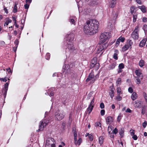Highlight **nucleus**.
Segmentation results:
<instances>
[{
  "label": "nucleus",
  "instance_id": "obj_16",
  "mask_svg": "<svg viewBox=\"0 0 147 147\" xmlns=\"http://www.w3.org/2000/svg\"><path fill=\"white\" fill-rule=\"evenodd\" d=\"M76 18V17L74 16H70L69 20V22H70L71 24H73L75 25L76 23L74 19H75Z\"/></svg>",
  "mask_w": 147,
  "mask_h": 147
},
{
  "label": "nucleus",
  "instance_id": "obj_53",
  "mask_svg": "<svg viewBox=\"0 0 147 147\" xmlns=\"http://www.w3.org/2000/svg\"><path fill=\"white\" fill-rule=\"evenodd\" d=\"M19 41L18 39H16L14 42V44L16 45V46H18L19 44Z\"/></svg>",
  "mask_w": 147,
  "mask_h": 147
},
{
  "label": "nucleus",
  "instance_id": "obj_29",
  "mask_svg": "<svg viewBox=\"0 0 147 147\" xmlns=\"http://www.w3.org/2000/svg\"><path fill=\"white\" fill-rule=\"evenodd\" d=\"M17 4L16 3H15L14 8L13 11L14 13H16L17 12Z\"/></svg>",
  "mask_w": 147,
  "mask_h": 147
},
{
  "label": "nucleus",
  "instance_id": "obj_20",
  "mask_svg": "<svg viewBox=\"0 0 147 147\" xmlns=\"http://www.w3.org/2000/svg\"><path fill=\"white\" fill-rule=\"evenodd\" d=\"M137 98L138 95L135 92H133L132 94L131 97V98L133 100H134Z\"/></svg>",
  "mask_w": 147,
  "mask_h": 147
},
{
  "label": "nucleus",
  "instance_id": "obj_39",
  "mask_svg": "<svg viewBox=\"0 0 147 147\" xmlns=\"http://www.w3.org/2000/svg\"><path fill=\"white\" fill-rule=\"evenodd\" d=\"M45 58L47 60H49L50 58V54L49 53H47L45 56Z\"/></svg>",
  "mask_w": 147,
  "mask_h": 147
},
{
  "label": "nucleus",
  "instance_id": "obj_56",
  "mask_svg": "<svg viewBox=\"0 0 147 147\" xmlns=\"http://www.w3.org/2000/svg\"><path fill=\"white\" fill-rule=\"evenodd\" d=\"M147 123L146 121H144L142 124V126L144 128L146 127L147 125Z\"/></svg>",
  "mask_w": 147,
  "mask_h": 147
},
{
  "label": "nucleus",
  "instance_id": "obj_61",
  "mask_svg": "<svg viewBox=\"0 0 147 147\" xmlns=\"http://www.w3.org/2000/svg\"><path fill=\"white\" fill-rule=\"evenodd\" d=\"M6 70L8 73H12V71L10 69V68L6 69Z\"/></svg>",
  "mask_w": 147,
  "mask_h": 147
},
{
  "label": "nucleus",
  "instance_id": "obj_63",
  "mask_svg": "<svg viewBox=\"0 0 147 147\" xmlns=\"http://www.w3.org/2000/svg\"><path fill=\"white\" fill-rule=\"evenodd\" d=\"M147 18L145 17H143L142 18V21L144 22H145L147 21Z\"/></svg>",
  "mask_w": 147,
  "mask_h": 147
},
{
  "label": "nucleus",
  "instance_id": "obj_57",
  "mask_svg": "<svg viewBox=\"0 0 147 147\" xmlns=\"http://www.w3.org/2000/svg\"><path fill=\"white\" fill-rule=\"evenodd\" d=\"M144 96L146 100V102H147V94L145 92L144 93Z\"/></svg>",
  "mask_w": 147,
  "mask_h": 147
},
{
  "label": "nucleus",
  "instance_id": "obj_27",
  "mask_svg": "<svg viewBox=\"0 0 147 147\" xmlns=\"http://www.w3.org/2000/svg\"><path fill=\"white\" fill-rule=\"evenodd\" d=\"M129 47V46L128 45H125L122 48L123 51H125L127 50Z\"/></svg>",
  "mask_w": 147,
  "mask_h": 147
},
{
  "label": "nucleus",
  "instance_id": "obj_59",
  "mask_svg": "<svg viewBox=\"0 0 147 147\" xmlns=\"http://www.w3.org/2000/svg\"><path fill=\"white\" fill-rule=\"evenodd\" d=\"M132 138L135 140H136L138 139V137L136 135H134L133 136Z\"/></svg>",
  "mask_w": 147,
  "mask_h": 147
},
{
  "label": "nucleus",
  "instance_id": "obj_11",
  "mask_svg": "<svg viewBox=\"0 0 147 147\" xmlns=\"http://www.w3.org/2000/svg\"><path fill=\"white\" fill-rule=\"evenodd\" d=\"M107 44V43H105L104 44L102 45H100L99 47V48L98 49V53H100L102 50L105 49L106 48V45Z\"/></svg>",
  "mask_w": 147,
  "mask_h": 147
},
{
  "label": "nucleus",
  "instance_id": "obj_3",
  "mask_svg": "<svg viewBox=\"0 0 147 147\" xmlns=\"http://www.w3.org/2000/svg\"><path fill=\"white\" fill-rule=\"evenodd\" d=\"M109 38V35L107 32L101 34L100 38L101 40L99 42V44L100 45L103 44L106 42Z\"/></svg>",
  "mask_w": 147,
  "mask_h": 147
},
{
  "label": "nucleus",
  "instance_id": "obj_31",
  "mask_svg": "<svg viewBox=\"0 0 147 147\" xmlns=\"http://www.w3.org/2000/svg\"><path fill=\"white\" fill-rule=\"evenodd\" d=\"M109 93L112 99L114 96V91L113 90H112L111 92H109Z\"/></svg>",
  "mask_w": 147,
  "mask_h": 147
},
{
  "label": "nucleus",
  "instance_id": "obj_26",
  "mask_svg": "<svg viewBox=\"0 0 147 147\" xmlns=\"http://www.w3.org/2000/svg\"><path fill=\"white\" fill-rule=\"evenodd\" d=\"M139 65L141 67H143L144 65V61L143 60H140L139 62Z\"/></svg>",
  "mask_w": 147,
  "mask_h": 147
},
{
  "label": "nucleus",
  "instance_id": "obj_55",
  "mask_svg": "<svg viewBox=\"0 0 147 147\" xmlns=\"http://www.w3.org/2000/svg\"><path fill=\"white\" fill-rule=\"evenodd\" d=\"M143 29L144 31L147 30V25H146L145 24L143 26Z\"/></svg>",
  "mask_w": 147,
  "mask_h": 147
},
{
  "label": "nucleus",
  "instance_id": "obj_24",
  "mask_svg": "<svg viewBox=\"0 0 147 147\" xmlns=\"http://www.w3.org/2000/svg\"><path fill=\"white\" fill-rule=\"evenodd\" d=\"M124 128H121L119 131V134L122 137L123 136L124 131Z\"/></svg>",
  "mask_w": 147,
  "mask_h": 147
},
{
  "label": "nucleus",
  "instance_id": "obj_28",
  "mask_svg": "<svg viewBox=\"0 0 147 147\" xmlns=\"http://www.w3.org/2000/svg\"><path fill=\"white\" fill-rule=\"evenodd\" d=\"M104 138L102 136H100L99 138V142L100 144H102L103 142Z\"/></svg>",
  "mask_w": 147,
  "mask_h": 147
},
{
  "label": "nucleus",
  "instance_id": "obj_51",
  "mask_svg": "<svg viewBox=\"0 0 147 147\" xmlns=\"http://www.w3.org/2000/svg\"><path fill=\"white\" fill-rule=\"evenodd\" d=\"M105 110L103 109L101 110L100 111V114L102 116H103L105 114Z\"/></svg>",
  "mask_w": 147,
  "mask_h": 147
},
{
  "label": "nucleus",
  "instance_id": "obj_10",
  "mask_svg": "<svg viewBox=\"0 0 147 147\" xmlns=\"http://www.w3.org/2000/svg\"><path fill=\"white\" fill-rule=\"evenodd\" d=\"M55 142L54 139L51 138H48L47 140L46 143V144L45 147L51 145V143L52 144Z\"/></svg>",
  "mask_w": 147,
  "mask_h": 147
},
{
  "label": "nucleus",
  "instance_id": "obj_48",
  "mask_svg": "<svg viewBox=\"0 0 147 147\" xmlns=\"http://www.w3.org/2000/svg\"><path fill=\"white\" fill-rule=\"evenodd\" d=\"M100 107L101 109H103L105 107L104 104L103 102H101L100 105Z\"/></svg>",
  "mask_w": 147,
  "mask_h": 147
},
{
  "label": "nucleus",
  "instance_id": "obj_52",
  "mask_svg": "<svg viewBox=\"0 0 147 147\" xmlns=\"http://www.w3.org/2000/svg\"><path fill=\"white\" fill-rule=\"evenodd\" d=\"M128 90L129 92L132 93L133 92V90L131 87H130L129 88Z\"/></svg>",
  "mask_w": 147,
  "mask_h": 147
},
{
  "label": "nucleus",
  "instance_id": "obj_18",
  "mask_svg": "<svg viewBox=\"0 0 147 147\" xmlns=\"http://www.w3.org/2000/svg\"><path fill=\"white\" fill-rule=\"evenodd\" d=\"M118 16V13L117 12H115V11H113L112 13V15L111 16L113 20H115L117 18Z\"/></svg>",
  "mask_w": 147,
  "mask_h": 147
},
{
  "label": "nucleus",
  "instance_id": "obj_41",
  "mask_svg": "<svg viewBox=\"0 0 147 147\" xmlns=\"http://www.w3.org/2000/svg\"><path fill=\"white\" fill-rule=\"evenodd\" d=\"M117 54L116 53H115L113 56V58L115 60H117L118 59V57Z\"/></svg>",
  "mask_w": 147,
  "mask_h": 147
},
{
  "label": "nucleus",
  "instance_id": "obj_2",
  "mask_svg": "<svg viewBox=\"0 0 147 147\" xmlns=\"http://www.w3.org/2000/svg\"><path fill=\"white\" fill-rule=\"evenodd\" d=\"M68 36V37L65 39L64 44L70 50H73L74 48L72 44V41L74 39V35L71 34H69Z\"/></svg>",
  "mask_w": 147,
  "mask_h": 147
},
{
  "label": "nucleus",
  "instance_id": "obj_21",
  "mask_svg": "<svg viewBox=\"0 0 147 147\" xmlns=\"http://www.w3.org/2000/svg\"><path fill=\"white\" fill-rule=\"evenodd\" d=\"M93 79L94 80H95L94 76L93 75V74H89L86 80V81L87 82H88L91 79Z\"/></svg>",
  "mask_w": 147,
  "mask_h": 147
},
{
  "label": "nucleus",
  "instance_id": "obj_23",
  "mask_svg": "<svg viewBox=\"0 0 147 147\" xmlns=\"http://www.w3.org/2000/svg\"><path fill=\"white\" fill-rule=\"evenodd\" d=\"M141 107H142L141 113L142 115H144L145 113L146 107L145 105H144L142 106Z\"/></svg>",
  "mask_w": 147,
  "mask_h": 147
},
{
  "label": "nucleus",
  "instance_id": "obj_33",
  "mask_svg": "<svg viewBox=\"0 0 147 147\" xmlns=\"http://www.w3.org/2000/svg\"><path fill=\"white\" fill-rule=\"evenodd\" d=\"M124 65L123 63H121L119 65V69H122L124 68Z\"/></svg>",
  "mask_w": 147,
  "mask_h": 147
},
{
  "label": "nucleus",
  "instance_id": "obj_47",
  "mask_svg": "<svg viewBox=\"0 0 147 147\" xmlns=\"http://www.w3.org/2000/svg\"><path fill=\"white\" fill-rule=\"evenodd\" d=\"M0 80L3 82H6L7 80V78H0Z\"/></svg>",
  "mask_w": 147,
  "mask_h": 147
},
{
  "label": "nucleus",
  "instance_id": "obj_9",
  "mask_svg": "<svg viewBox=\"0 0 147 147\" xmlns=\"http://www.w3.org/2000/svg\"><path fill=\"white\" fill-rule=\"evenodd\" d=\"M136 76L134 75V77L136 78V80L137 81V84H139L141 82V80L143 78L142 74H136Z\"/></svg>",
  "mask_w": 147,
  "mask_h": 147
},
{
  "label": "nucleus",
  "instance_id": "obj_54",
  "mask_svg": "<svg viewBox=\"0 0 147 147\" xmlns=\"http://www.w3.org/2000/svg\"><path fill=\"white\" fill-rule=\"evenodd\" d=\"M12 18L13 21H14V22H15L14 24H16V19L17 18V17H16V16H15V17L12 16Z\"/></svg>",
  "mask_w": 147,
  "mask_h": 147
},
{
  "label": "nucleus",
  "instance_id": "obj_49",
  "mask_svg": "<svg viewBox=\"0 0 147 147\" xmlns=\"http://www.w3.org/2000/svg\"><path fill=\"white\" fill-rule=\"evenodd\" d=\"M95 125L96 126H100V127H101V124L99 122H96L95 123Z\"/></svg>",
  "mask_w": 147,
  "mask_h": 147
},
{
  "label": "nucleus",
  "instance_id": "obj_1",
  "mask_svg": "<svg viewBox=\"0 0 147 147\" xmlns=\"http://www.w3.org/2000/svg\"><path fill=\"white\" fill-rule=\"evenodd\" d=\"M99 27V22L96 20L91 19L86 21L84 27V31L85 34L92 35L98 32Z\"/></svg>",
  "mask_w": 147,
  "mask_h": 147
},
{
  "label": "nucleus",
  "instance_id": "obj_15",
  "mask_svg": "<svg viewBox=\"0 0 147 147\" xmlns=\"http://www.w3.org/2000/svg\"><path fill=\"white\" fill-rule=\"evenodd\" d=\"M113 119L112 117L108 116L106 119V122L107 124H110L113 122Z\"/></svg>",
  "mask_w": 147,
  "mask_h": 147
},
{
  "label": "nucleus",
  "instance_id": "obj_19",
  "mask_svg": "<svg viewBox=\"0 0 147 147\" xmlns=\"http://www.w3.org/2000/svg\"><path fill=\"white\" fill-rule=\"evenodd\" d=\"M98 3V2L97 0H91L90 5L92 6H94L97 5Z\"/></svg>",
  "mask_w": 147,
  "mask_h": 147
},
{
  "label": "nucleus",
  "instance_id": "obj_5",
  "mask_svg": "<svg viewBox=\"0 0 147 147\" xmlns=\"http://www.w3.org/2000/svg\"><path fill=\"white\" fill-rule=\"evenodd\" d=\"M139 26H137L135 28L134 30L131 34L132 37L135 40H137L138 38V32L139 31Z\"/></svg>",
  "mask_w": 147,
  "mask_h": 147
},
{
  "label": "nucleus",
  "instance_id": "obj_13",
  "mask_svg": "<svg viewBox=\"0 0 147 147\" xmlns=\"http://www.w3.org/2000/svg\"><path fill=\"white\" fill-rule=\"evenodd\" d=\"M146 41V38H143V40L140 41L139 45V46L141 47H144L145 45Z\"/></svg>",
  "mask_w": 147,
  "mask_h": 147
},
{
  "label": "nucleus",
  "instance_id": "obj_30",
  "mask_svg": "<svg viewBox=\"0 0 147 147\" xmlns=\"http://www.w3.org/2000/svg\"><path fill=\"white\" fill-rule=\"evenodd\" d=\"M136 8L135 6H132L130 7V13L133 14L134 12V9Z\"/></svg>",
  "mask_w": 147,
  "mask_h": 147
},
{
  "label": "nucleus",
  "instance_id": "obj_35",
  "mask_svg": "<svg viewBox=\"0 0 147 147\" xmlns=\"http://www.w3.org/2000/svg\"><path fill=\"white\" fill-rule=\"evenodd\" d=\"M120 94H118L116 97V99L118 101H120L122 99V97L120 96Z\"/></svg>",
  "mask_w": 147,
  "mask_h": 147
},
{
  "label": "nucleus",
  "instance_id": "obj_14",
  "mask_svg": "<svg viewBox=\"0 0 147 147\" xmlns=\"http://www.w3.org/2000/svg\"><path fill=\"white\" fill-rule=\"evenodd\" d=\"M117 3V0H111L110 2V7L111 8H114Z\"/></svg>",
  "mask_w": 147,
  "mask_h": 147
},
{
  "label": "nucleus",
  "instance_id": "obj_43",
  "mask_svg": "<svg viewBox=\"0 0 147 147\" xmlns=\"http://www.w3.org/2000/svg\"><path fill=\"white\" fill-rule=\"evenodd\" d=\"M121 78H118L117 81H116V84L117 85L118 84H119L121 82Z\"/></svg>",
  "mask_w": 147,
  "mask_h": 147
},
{
  "label": "nucleus",
  "instance_id": "obj_6",
  "mask_svg": "<svg viewBox=\"0 0 147 147\" xmlns=\"http://www.w3.org/2000/svg\"><path fill=\"white\" fill-rule=\"evenodd\" d=\"M63 73L68 74L71 72L68 65L66 64L64 65L63 67Z\"/></svg>",
  "mask_w": 147,
  "mask_h": 147
},
{
  "label": "nucleus",
  "instance_id": "obj_8",
  "mask_svg": "<svg viewBox=\"0 0 147 147\" xmlns=\"http://www.w3.org/2000/svg\"><path fill=\"white\" fill-rule=\"evenodd\" d=\"M47 125L45 122H43V121H40L39 125V129L37 130L36 131L38 132H39L40 131H42L45 127Z\"/></svg>",
  "mask_w": 147,
  "mask_h": 147
},
{
  "label": "nucleus",
  "instance_id": "obj_50",
  "mask_svg": "<svg viewBox=\"0 0 147 147\" xmlns=\"http://www.w3.org/2000/svg\"><path fill=\"white\" fill-rule=\"evenodd\" d=\"M115 65L114 63H113L110 65V68L111 69H113L115 67Z\"/></svg>",
  "mask_w": 147,
  "mask_h": 147
},
{
  "label": "nucleus",
  "instance_id": "obj_62",
  "mask_svg": "<svg viewBox=\"0 0 147 147\" xmlns=\"http://www.w3.org/2000/svg\"><path fill=\"white\" fill-rule=\"evenodd\" d=\"M66 125V122H63L62 124V127L63 128H64L65 127Z\"/></svg>",
  "mask_w": 147,
  "mask_h": 147
},
{
  "label": "nucleus",
  "instance_id": "obj_42",
  "mask_svg": "<svg viewBox=\"0 0 147 147\" xmlns=\"http://www.w3.org/2000/svg\"><path fill=\"white\" fill-rule=\"evenodd\" d=\"M119 39H118L116 41V47L118 46L119 45V44L120 42V41H119Z\"/></svg>",
  "mask_w": 147,
  "mask_h": 147
},
{
  "label": "nucleus",
  "instance_id": "obj_45",
  "mask_svg": "<svg viewBox=\"0 0 147 147\" xmlns=\"http://www.w3.org/2000/svg\"><path fill=\"white\" fill-rule=\"evenodd\" d=\"M118 39H119V41L122 42H124L125 39L124 37H120Z\"/></svg>",
  "mask_w": 147,
  "mask_h": 147
},
{
  "label": "nucleus",
  "instance_id": "obj_60",
  "mask_svg": "<svg viewBox=\"0 0 147 147\" xmlns=\"http://www.w3.org/2000/svg\"><path fill=\"white\" fill-rule=\"evenodd\" d=\"M99 64L98 63H95V67H96V68H97V69L99 68Z\"/></svg>",
  "mask_w": 147,
  "mask_h": 147
},
{
  "label": "nucleus",
  "instance_id": "obj_32",
  "mask_svg": "<svg viewBox=\"0 0 147 147\" xmlns=\"http://www.w3.org/2000/svg\"><path fill=\"white\" fill-rule=\"evenodd\" d=\"M129 44V47H130V49L131 48V46L133 44V42H132V41L131 40H128V43L127 44Z\"/></svg>",
  "mask_w": 147,
  "mask_h": 147
},
{
  "label": "nucleus",
  "instance_id": "obj_17",
  "mask_svg": "<svg viewBox=\"0 0 147 147\" xmlns=\"http://www.w3.org/2000/svg\"><path fill=\"white\" fill-rule=\"evenodd\" d=\"M94 106V105H92L90 104L88 108L87 109V111H86V113H87V111H88V114H90L92 111Z\"/></svg>",
  "mask_w": 147,
  "mask_h": 147
},
{
  "label": "nucleus",
  "instance_id": "obj_25",
  "mask_svg": "<svg viewBox=\"0 0 147 147\" xmlns=\"http://www.w3.org/2000/svg\"><path fill=\"white\" fill-rule=\"evenodd\" d=\"M96 58H94L93 59H92V62L91 64L90 65V68H91L94 67H95V63H92V61H93V60H96Z\"/></svg>",
  "mask_w": 147,
  "mask_h": 147
},
{
  "label": "nucleus",
  "instance_id": "obj_44",
  "mask_svg": "<svg viewBox=\"0 0 147 147\" xmlns=\"http://www.w3.org/2000/svg\"><path fill=\"white\" fill-rule=\"evenodd\" d=\"M88 138H89V140H90V141H92L93 140V136L91 134L89 135Z\"/></svg>",
  "mask_w": 147,
  "mask_h": 147
},
{
  "label": "nucleus",
  "instance_id": "obj_7",
  "mask_svg": "<svg viewBox=\"0 0 147 147\" xmlns=\"http://www.w3.org/2000/svg\"><path fill=\"white\" fill-rule=\"evenodd\" d=\"M9 85V84L8 83H6L4 85V87L3 89L2 93L4 95V97L5 98L6 97L7 91L8 89V87Z\"/></svg>",
  "mask_w": 147,
  "mask_h": 147
},
{
  "label": "nucleus",
  "instance_id": "obj_12",
  "mask_svg": "<svg viewBox=\"0 0 147 147\" xmlns=\"http://www.w3.org/2000/svg\"><path fill=\"white\" fill-rule=\"evenodd\" d=\"M142 101L140 100H136L135 102L134 106L137 108H140L141 107V106Z\"/></svg>",
  "mask_w": 147,
  "mask_h": 147
},
{
  "label": "nucleus",
  "instance_id": "obj_58",
  "mask_svg": "<svg viewBox=\"0 0 147 147\" xmlns=\"http://www.w3.org/2000/svg\"><path fill=\"white\" fill-rule=\"evenodd\" d=\"M25 9H28L29 7V5L28 4H26L24 5Z\"/></svg>",
  "mask_w": 147,
  "mask_h": 147
},
{
  "label": "nucleus",
  "instance_id": "obj_38",
  "mask_svg": "<svg viewBox=\"0 0 147 147\" xmlns=\"http://www.w3.org/2000/svg\"><path fill=\"white\" fill-rule=\"evenodd\" d=\"M82 139L81 138H79V139L78 141H77V144H78L79 146L80 145L82 142Z\"/></svg>",
  "mask_w": 147,
  "mask_h": 147
},
{
  "label": "nucleus",
  "instance_id": "obj_36",
  "mask_svg": "<svg viewBox=\"0 0 147 147\" xmlns=\"http://www.w3.org/2000/svg\"><path fill=\"white\" fill-rule=\"evenodd\" d=\"M137 15H133V22L134 23L136 22V19L137 18Z\"/></svg>",
  "mask_w": 147,
  "mask_h": 147
},
{
  "label": "nucleus",
  "instance_id": "obj_40",
  "mask_svg": "<svg viewBox=\"0 0 147 147\" xmlns=\"http://www.w3.org/2000/svg\"><path fill=\"white\" fill-rule=\"evenodd\" d=\"M117 92L118 94H120L121 92V89L119 87H118L117 88Z\"/></svg>",
  "mask_w": 147,
  "mask_h": 147
},
{
  "label": "nucleus",
  "instance_id": "obj_34",
  "mask_svg": "<svg viewBox=\"0 0 147 147\" xmlns=\"http://www.w3.org/2000/svg\"><path fill=\"white\" fill-rule=\"evenodd\" d=\"M112 127L111 126H109L108 127L107 131L109 134H110L112 130Z\"/></svg>",
  "mask_w": 147,
  "mask_h": 147
},
{
  "label": "nucleus",
  "instance_id": "obj_22",
  "mask_svg": "<svg viewBox=\"0 0 147 147\" xmlns=\"http://www.w3.org/2000/svg\"><path fill=\"white\" fill-rule=\"evenodd\" d=\"M138 8L140 9L142 11L143 13H145L146 12V9L145 7L143 5L142 6H139Z\"/></svg>",
  "mask_w": 147,
  "mask_h": 147
},
{
  "label": "nucleus",
  "instance_id": "obj_64",
  "mask_svg": "<svg viewBox=\"0 0 147 147\" xmlns=\"http://www.w3.org/2000/svg\"><path fill=\"white\" fill-rule=\"evenodd\" d=\"M50 145L51 146V147H55V142L52 144L51 143V145Z\"/></svg>",
  "mask_w": 147,
  "mask_h": 147
},
{
  "label": "nucleus",
  "instance_id": "obj_46",
  "mask_svg": "<svg viewBox=\"0 0 147 147\" xmlns=\"http://www.w3.org/2000/svg\"><path fill=\"white\" fill-rule=\"evenodd\" d=\"M130 134L131 136H133L134 135V130L133 129L130 130Z\"/></svg>",
  "mask_w": 147,
  "mask_h": 147
},
{
  "label": "nucleus",
  "instance_id": "obj_37",
  "mask_svg": "<svg viewBox=\"0 0 147 147\" xmlns=\"http://www.w3.org/2000/svg\"><path fill=\"white\" fill-rule=\"evenodd\" d=\"M112 132L113 134H116L118 132V130L116 128H115L114 130Z\"/></svg>",
  "mask_w": 147,
  "mask_h": 147
},
{
  "label": "nucleus",
  "instance_id": "obj_4",
  "mask_svg": "<svg viewBox=\"0 0 147 147\" xmlns=\"http://www.w3.org/2000/svg\"><path fill=\"white\" fill-rule=\"evenodd\" d=\"M65 115V113L63 111L59 110L55 113L56 119L58 121L61 120L64 118Z\"/></svg>",
  "mask_w": 147,
  "mask_h": 147
}]
</instances>
